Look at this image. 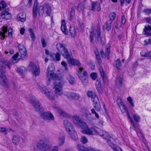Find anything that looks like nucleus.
I'll return each mask as SVG.
<instances>
[{
  "instance_id": "f257e3e1",
  "label": "nucleus",
  "mask_w": 151,
  "mask_h": 151,
  "mask_svg": "<svg viewBox=\"0 0 151 151\" xmlns=\"http://www.w3.org/2000/svg\"><path fill=\"white\" fill-rule=\"evenodd\" d=\"M47 83V85L51 83V81L53 79L55 81L53 84V88L55 90V93L56 96L61 95L63 93L62 86L61 83L57 79V75L54 73V66H50L48 67L46 72Z\"/></svg>"
},
{
  "instance_id": "f03ea898",
  "label": "nucleus",
  "mask_w": 151,
  "mask_h": 151,
  "mask_svg": "<svg viewBox=\"0 0 151 151\" xmlns=\"http://www.w3.org/2000/svg\"><path fill=\"white\" fill-rule=\"evenodd\" d=\"M5 69L4 62L2 61H0V83L4 86L9 88L10 86L5 75V71L4 69Z\"/></svg>"
},
{
  "instance_id": "7ed1b4c3",
  "label": "nucleus",
  "mask_w": 151,
  "mask_h": 151,
  "mask_svg": "<svg viewBox=\"0 0 151 151\" xmlns=\"http://www.w3.org/2000/svg\"><path fill=\"white\" fill-rule=\"evenodd\" d=\"M56 47L58 51L65 58L67 59L71 56L70 52L68 51L63 44L58 43L56 45Z\"/></svg>"
},
{
  "instance_id": "20e7f679",
  "label": "nucleus",
  "mask_w": 151,
  "mask_h": 151,
  "mask_svg": "<svg viewBox=\"0 0 151 151\" xmlns=\"http://www.w3.org/2000/svg\"><path fill=\"white\" fill-rule=\"evenodd\" d=\"M81 127L82 129V132L84 134L88 135L95 134L98 132V130H99V128L96 127L91 129L88 128L87 125L85 123H83Z\"/></svg>"
},
{
  "instance_id": "39448f33",
  "label": "nucleus",
  "mask_w": 151,
  "mask_h": 151,
  "mask_svg": "<svg viewBox=\"0 0 151 151\" xmlns=\"http://www.w3.org/2000/svg\"><path fill=\"white\" fill-rule=\"evenodd\" d=\"M78 75L79 78L84 85H86L88 82V76L87 72L83 70V68L80 67L79 69Z\"/></svg>"
},
{
  "instance_id": "423d86ee",
  "label": "nucleus",
  "mask_w": 151,
  "mask_h": 151,
  "mask_svg": "<svg viewBox=\"0 0 151 151\" xmlns=\"http://www.w3.org/2000/svg\"><path fill=\"white\" fill-rule=\"evenodd\" d=\"M52 146L45 143H39L37 145V148L41 151H58L57 147L55 146L51 150Z\"/></svg>"
},
{
  "instance_id": "0eeeda50",
  "label": "nucleus",
  "mask_w": 151,
  "mask_h": 151,
  "mask_svg": "<svg viewBox=\"0 0 151 151\" xmlns=\"http://www.w3.org/2000/svg\"><path fill=\"white\" fill-rule=\"evenodd\" d=\"M30 102L37 111L40 112L42 111V108L41 105L39 103L38 101L36 99L34 96H30Z\"/></svg>"
},
{
  "instance_id": "6e6552de",
  "label": "nucleus",
  "mask_w": 151,
  "mask_h": 151,
  "mask_svg": "<svg viewBox=\"0 0 151 151\" xmlns=\"http://www.w3.org/2000/svg\"><path fill=\"white\" fill-rule=\"evenodd\" d=\"M18 47L19 52L21 54L20 58H24L27 56V51L25 46L19 44Z\"/></svg>"
},
{
  "instance_id": "1a4fd4ad",
  "label": "nucleus",
  "mask_w": 151,
  "mask_h": 151,
  "mask_svg": "<svg viewBox=\"0 0 151 151\" xmlns=\"http://www.w3.org/2000/svg\"><path fill=\"white\" fill-rule=\"evenodd\" d=\"M29 68H31L33 70V74L35 76H38L40 73V68L33 62H30L29 65Z\"/></svg>"
},
{
  "instance_id": "9d476101",
  "label": "nucleus",
  "mask_w": 151,
  "mask_h": 151,
  "mask_svg": "<svg viewBox=\"0 0 151 151\" xmlns=\"http://www.w3.org/2000/svg\"><path fill=\"white\" fill-rule=\"evenodd\" d=\"M65 95L68 98L74 100H78L80 98L79 94L74 93L66 92L65 93Z\"/></svg>"
},
{
  "instance_id": "9b49d317",
  "label": "nucleus",
  "mask_w": 151,
  "mask_h": 151,
  "mask_svg": "<svg viewBox=\"0 0 151 151\" xmlns=\"http://www.w3.org/2000/svg\"><path fill=\"white\" fill-rule=\"evenodd\" d=\"M41 116L45 120H53L54 118L52 114L49 111L43 112L41 114Z\"/></svg>"
},
{
  "instance_id": "f8f14e48",
  "label": "nucleus",
  "mask_w": 151,
  "mask_h": 151,
  "mask_svg": "<svg viewBox=\"0 0 151 151\" xmlns=\"http://www.w3.org/2000/svg\"><path fill=\"white\" fill-rule=\"evenodd\" d=\"M96 133L99 134L103 138L107 140H109L110 139V136L108 133L102 130L99 129V130H98V132Z\"/></svg>"
},
{
  "instance_id": "ddd939ff",
  "label": "nucleus",
  "mask_w": 151,
  "mask_h": 151,
  "mask_svg": "<svg viewBox=\"0 0 151 151\" xmlns=\"http://www.w3.org/2000/svg\"><path fill=\"white\" fill-rule=\"evenodd\" d=\"M101 31L100 26L98 25L97 27V29L96 30V34H95V37L96 40V42H100L101 41V39L100 37Z\"/></svg>"
},
{
  "instance_id": "4468645a",
  "label": "nucleus",
  "mask_w": 151,
  "mask_h": 151,
  "mask_svg": "<svg viewBox=\"0 0 151 151\" xmlns=\"http://www.w3.org/2000/svg\"><path fill=\"white\" fill-rule=\"evenodd\" d=\"M94 107L97 111H99L101 109V106L98 97H96L95 99L92 100Z\"/></svg>"
},
{
  "instance_id": "2eb2a0df",
  "label": "nucleus",
  "mask_w": 151,
  "mask_h": 151,
  "mask_svg": "<svg viewBox=\"0 0 151 151\" xmlns=\"http://www.w3.org/2000/svg\"><path fill=\"white\" fill-rule=\"evenodd\" d=\"M1 29V30L0 31V36H2L1 39H3L6 36V34L7 32V26L6 25L2 27Z\"/></svg>"
},
{
  "instance_id": "dca6fc26",
  "label": "nucleus",
  "mask_w": 151,
  "mask_h": 151,
  "mask_svg": "<svg viewBox=\"0 0 151 151\" xmlns=\"http://www.w3.org/2000/svg\"><path fill=\"white\" fill-rule=\"evenodd\" d=\"M64 124L67 131L68 132L74 129L71 124L67 120L64 121Z\"/></svg>"
},
{
  "instance_id": "f3484780",
  "label": "nucleus",
  "mask_w": 151,
  "mask_h": 151,
  "mask_svg": "<svg viewBox=\"0 0 151 151\" xmlns=\"http://www.w3.org/2000/svg\"><path fill=\"white\" fill-rule=\"evenodd\" d=\"M64 124L67 131L68 132L74 129L71 124L67 120L64 121Z\"/></svg>"
},
{
  "instance_id": "a211bd4d",
  "label": "nucleus",
  "mask_w": 151,
  "mask_h": 151,
  "mask_svg": "<svg viewBox=\"0 0 151 151\" xmlns=\"http://www.w3.org/2000/svg\"><path fill=\"white\" fill-rule=\"evenodd\" d=\"M72 119L75 123L76 124L80 125L81 127L83 123L84 122H83L82 120L80 119L79 116H74L72 117Z\"/></svg>"
},
{
  "instance_id": "6ab92c4d",
  "label": "nucleus",
  "mask_w": 151,
  "mask_h": 151,
  "mask_svg": "<svg viewBox=\"0 0 151 151\" xmlns=\"http://www.w3.org/2000/svg\"><path fill=\"white\" fill-rule=\"evenodd\" d=\"M17 19L18 21L24 22L26 20V15L24 12L20 13L17 16Z\"/></svg>"
},
{
  "instance_id": "aec40b11",
  "label": "nucleus",
  "mask_w": 151,
  "mask_h": 151,
  "mask_svg": "<svg viewBox=\"0 0 151 151\" xmlns=\"http://www.w3.org/2000/svg\"><path fill=\"white\" fill-rule=\"evenodd\" d=\"M67 59L68 63L73 65H78L79 63L78 61L73 58L72 55Z\"/></svg>"
},
{
  "instance_id": "412c9836",
  "label": "nucleus",
  "mask_w": 151,
  "mask_h": 151,
  "mask_svg": "<svg viewBox=\"0 0 151 151\" xmlns=\"http://www.w3.org/2000/svg\"><path fill=\"white\" fill-rule=\"evenodd\" d=\"M37 85L40 90L45 95L47 92H49V90L50 89L49 88H46L45 86L39 83H38Z\"/></svg>"
},
{
  "instance_id": "4be33fe9",
  "label": "nucleus",
  "mask_w": 151,
  "mask_h": 151,
  "mask_svg": "<svg viewBox=\"0 0 151 151\" xmlns=\"http://www.w3.org/2000/svg\"><path fill=\"white\" fill-rule=\"evenodd\" d=\"M1 15L3 18L9 19L11 18V14L8 11L4 10L1 14Z\"/></svg>"
},
{
  "instance_id": "5701e85b",
  "label": "nucleus",
  "mask_w": 151,
  "mask_h": 151,
  "mask_svg": "<svg viewBox=\"0 0 151 151\" xmlns=\"http://www.w3.org/2000/svg\"><path fill=\"white\" fill-rule=\"evenodd\" d=\"M61 30L63 32L65 35L68 34V31L66 28L65 22L64 20H62L61 22Z\"/></svg>"
},
{
  "instance_id": "b1692460",
  "label": "nucleus",
  "mask_w": 151,
  "mask_h": 151,
  "mask_svg": "<svg viewBox=\"0 0 151 151\" xmlns=\"http://www.w3.org/2000/svg\"><path fill=\"white\" fill-rule=\"evenodd\" d=\"M65 138V134L64 132L60 133L58 140V142L60 145H62L64 142Z\"/></svg>"
},
{
  "instance_id": "393cba45",
  "label": "nucleus",
  "mask_w": 151,
  "mask_h": 151,
  "mask_svg": "<svg viewBox=\"0 0 151 151\" xmlns=\"http://www.w3.org/2000/svg\"><path fill=\"white\" fill-rule=\"evenodd\" d=\"M66 78L69 83L71 85L74 84L75 83V80L74 78L68 73L66 75Z\"/></svg>"
},
{
  "instance_id": "a878e982",
  "label": "nucleus",
  "mask_w": 151,
  "mask_h": 151,
  "mask_svg": "<svg viewBox=\"0 0 151 151\" xmlns=\"http://www.w3.org/2000/svg\"><path fill=\"white\" fill-rule=\"evenodd\" d=\"M70 137L75 140H76L78 139V136L74 129L70 130L68 132Z\"/></svg>"
},
{
  "instance_id": "bb28decb",
  "label": "nucleus",
  "mask_w": 151,
  "mask_h": 151,
  "mask_svg": "<svg viewBox=\"0 0 151 151\" xmlns=\"http://www.w3.org/2000/svg\"><path fill=\"white\" fill-rule=\"evenodd\" d=\"M110 48L108 47L107 48L105 52V53L103 50L100 51V53L102 57H107L108 58V56L110 54Z\"/></svg>"
},
{
  "instance_id": "cd10ccee",
  "label": "nucleus",
  "mask_w": 151,
  "mask_h": 151,
  "mask_svg": "<svg viewBox=\"0 0 151 151\" xmlns=\"http://www.w3.org/2000/svg\"><path fill=\"white\" fill-rule=\"evenodd\" d=\"M109 145L115 151H122V149L118 146H116L115 145L109 140L107 141Z\"/></svg>"
},
{
  "instance_id": "c85d7f7f",
  "label": "nucleus",
  "mask_w": 151,
  "mask_h": 151,
  "mask_svg": "<svg viewBox=\"0 0 151 151\" xmlns=\"http://www.w3.org/2000/svg\"><path fill=\"white\" fill-rule=\"evenodd\" d=\"M143 32L144 34L151 36V27L149 25L145 27Z\"/></svg>"
},
{
  "instance_id": "c756f323",
  "label": "nucleus",
  "mask_w": 151,
  "mask_h": 151,
  "mask_svg": "<svg viewBox=\"0 0 151 151\" xmlns=\"http://www.w3.org/2000/svg\"><path fill=\"white\" fill-rule=\"evenodd\" d=\"M99 70L101 74V75L102 77L103 80L104 82H106L107 80V77L105 75V73L104 71V69L102 67H100L99 68Z\"/></svg>"
},
{
  "instance_id": "7c9ffc66",
  "label": "nucleus",
  "mask_w": 151,
  "mask_h": 151,
  "mask_svg": "<svg viewBox=\"0 0 151 151\" xmlns=\"http://www.w3.org/2000/svg\"><path fill=\"white\" fill-rule=\"evenodd\" d=\"M20 140L19 137L16 135L14 136L12 138V142L15 145L18 144L19 143Z\"/></svg>"
},
{
  "instance_id": "2f4dec72",
  "label": "nucleus",
  "mask_w": 151,
  "mask_h": 151,
  "mask_svg": "<svg viewBox=\"0 0 151 151\" xmlns=\"http://www.w3.org/2000/svg\"><path fill=\"white\" fill-rule=\"evenodd\" d=\"M87 95L88 97L91 98L93 100L95 99L96 97H97L95 93L94 92L91 91H88L87 93Z\"/></svg>"
},
{
  "instance_id": "473e14b6",
  "label": "nucleus",
  "mask_w": 151,
  "mask_h": 151,
  "mask_svg": "<svg viewBox=\"0 0 151 151\" xmlns=\"http://www.w3.org/2000/svg\"><path fill=\"white\" fill-rule=\"evenodd\" d=\"M49 92H47L45 94L46 96L50 99L53 100L55 99V96L54 94L51 92V90H49Z\"/></svg>"
},
{
  "instance_id": "72a5a7b5",
  "label": "nucleus",
  "mask_w": 151,
  "mask_h": 151,
  "mask_svg": "<svg viewBox=\"0 0 151 151\" xmlns=\"http://www.w3.org/2000/svg\"><path fill=\"white\" fill-rule=\"evenodd\" d=\"M94 52L96 55V58L99 63H101V58L98 50L97 48H96L94 51Z\"/></svg>"
},
{
  "instance_id": "f704fd0d",
  "label": "nucleus",
  "mask_w": 151,
  "mask_h": 151,
  "mask_svg": "<svg viewBox=\"0 0 151 151\" xmlns=\"http://www.w3.org/2000/svg\"><path fill=\"white\" fill-rule=\"evenodd\" d=\"M92 9H100V4L97 2H93L92 3Z\"/></svg>"
},
{
  "instance_id": "c9c22d12",
  "label": "nucleus",
  "mask_w": 151,
  "mask_h": 151,
  "mask_svg": "<svg viewBox=\"0 0 151 151\" xmlns=\"http://www.w3.org/2000/svg\"><path fill=\"white\" fill-rule=\"evenodd\" d=\"M70 32L71 36L73 37H75L76 35V29L73 27H71L70 29Z\"/></svg>"
},
{
  "instance_id": "e433bc0d",
  "label": "nucleus",
  "mask_w": 151,
  "mask_h": 151,
  "mask_svg": "<svg viewBox=\"0 0 151 151\" xmlns=\"http://www.w3.org/2000/svg\"><path fill=\"white\" fill-rule=\"evenodd\" d=\"M122 79L120 77H118L116 81V84L118 87H120L122 84Z\"/></svg>"
},
{
  "instance_id": "4c0bfd02",
  "label": "nucleus",
  "mask_w": 151,
  "mask_h": 151,
  "mask_svg": "<svg viewBox=\"0 0 151 151\" xmlns=\"http://www.w3.org/2000/svg\"><path fill=\"white\" fill-rule=\"evenodd\" d=\"M29 31L30 33L31 38H32L33 41H34L36 37L33 29L31 28H29Z\"/></svg>"
},
{
  "instance_id": "58836bf2",
  "label": "nucleus",
  "mask_w": 151,
  "mask_h": 151,
  "mask_svg": "<svg viewBox=\"0 0 151 151\" xmlns=\"http://www.w3.org/2000/svg\"><path fill=\"white\" fill-rule=\"evenodd\" d=\"M112 22L111 21H108L106 23V27L105 28L107 31H109L111 29V23Z\"/></svg>"
},
{
  "instance_id": "ea45409f",
  "label": "nucleus",
  "mask_w": 151,
  "mask_h": 151,
  "mask_svg": "<svg viewBox=\"0 0 151 151\" xmlns=\"http://www.w3.org/2000/svg\"><path fill=\"white\" fill-rule=\"evenodd\" d=\"M116 16V14L114 12H111L109 15L110 19L109 21H112L115 19Z\"/></svg>"
},
{
  "instance_id": "a19ab883",
  "label": "nucleus",
  "mask_w": 151,
  "mask_h": 151,
  "mask_svg": "<svg viewBox=\"0 0 151 151\" xmlns=\"http://www.w3.org/2000/svg\"><path fill=\"white\" fill-rule=\"evenodd\" d=\"M3 62H4V65L5 66H5H7L9 69L11 68V67L12 65L9 61L5 60Z\"/></svg>"
},
{
  "instance_id": "79ce46f5",
  "label": "nucleus",
  "mask_w": 151,
  "mask_h": 151,
  "mask_svg": "<svg viewBox=\"0 0 151 151\" xmlns=\"http://www.w3.org/2000/svg\"><path fill=\"white\" fill-rule=\"evenodd\" d=\"M6 6V4L4 1H2L0 2V9H4Z\"/></svg>"
},
{
  "instance_id": "37998d69",
  "label": "nucleus",
  "mask_w": 151,
  "mask_h": 151,
  "mask_svg": "<svg viewBox=\"0 0 151 151\" xmlns=\"http://www.w3.org/2000/svg\"><path fill=\"white\" fill-rule=\"evenodd\" d=\"M127 111V115L128 116V118H129V121H130V123H131L132 126L134 127L135 128H136L135 127V126L134 125V124L133 122V121L132 120V119L131 117H130L128 112Z\"/></svg>"
},
{
  "instance_id": "c03bdc74",
  "label": "nucleus",
  "mask_w": 151,
  "mask_h": 151,
  "mask_svg": "<svg viewBox=\"0 0 151 151\" xmlns=\"http://www.w3.org/2000/svg\"><path fill=\"white\" fill-rule=\"evenodd\" d=\"M133 118L136 122H139V121L140 117L137 114H133Z\"/></svg>"
},
{
  "instance_id": "a18cd8bd",
  "label": "nucleus",
  "mask_w": 151,
  "mask_h": 151,
  "mask_svg": "<svg viewBox=\"0 0 151 151\" xmlns=\"http://www.w3.org/2000/svg\"><path fill=\"white\" fill-rule=\"evenodd\" d=\"M60 55L58 52H57L55 55V58H54V60L55 61H58L60 60Z\"/></svg>"
},
{
  "instance_id": "49530a36",
  "label": "nucleus",
  "mask_w": 151,
  "mask_h": 151,
  "mask_svg": "<svg viewBox=\"0 0 151 151\" xmlns=\"http://www.w3.org/2000/svg\"><path fill=\"white\" fill-rule=\"evenodd\" d=\"M127 100L130 104V106L131 107H133L134 106V104L133 102V100L132 98L129 97L127 98Z\"/></svg>"
},
{
  "instance_id": "de8ad7c7",
  "label": "nucleus",
  "mask_w": 151,
  "mask_h": 151,
  "mask_svg": "<svg viewBox=\"0 0 151 151\" xmlns=\"http://www.w3.org/2000/svg\"><path fill=\"white\" fill-rule=\"evenodd\" d=\"M41 43L42 44V47H45L47 46V43L46 42L44 39V38H43V37H42L41 38Z\"/></svg>"
},
{
  "instance_id": "09e8293b",
  "label": "nucleus",
  "mask_w": 151,
  "mask_h": 151,
  "mask_svg": "<svg viewBox=\"0 0 151 151\" xmlns=\"http://www.w3.org/2000/svg\"><path fill=\"white\" fill-rule=\"evenodd\" d=\"M121 65L122 64L120 60L118 59L116 61V66L117 68L118 69H119L121 66Z\"/></svg>"
},
{
  "instance_id": "8fccbe9b",
  "label": "nucleus",
  "mask_w": 151,
  "mask_h": 151,
  "mask_svg": "<svg viewBox=\"0 0 151 151\" xmlns=\"http://www.w3.org/2000/svg\"><path fill=\"white\" fill-rule=\"evenodd\" d=\"M19 55V53L18 52H17L16 54H14L13 56V60L17 61V60H19V59L20 58H18V56Z\"/></svg>"
},
{
  "instance_id": "3c124183",
  "label": "nucleus",
  "mask_w": 151,
  "mask_h": 151,
  "mask_svg": "<svg viewBox=\"0 0 151 151\" xmlns=\"http://www.w3.org/2000/svg\"><path fill=\"white\" fill-rule=\"evenodd\" d=\"M119 106L123 112L126 111H127L126 107L123 104L120 105Z\"/></svg>"
},
{
  "instance_id": "603ef678",
  "label": "nucleus",
  "mask_w": 151,
  "mask_h": 151,
  "mask_svg": "<svg viewBox=\"0 0 151 151\" xmlns=\"http://www.w3.org/2000/svg\"><path fill=\"white\" fill-rule=\"evenodd\" d=\"M141 55L143 57H151V51L147 52L144 55L142 54V52H141Z\"/></svg>"
},
{
  "instance_id": "864d4df0",
  "label": "nucleus",
  "mask_w": 151,
  "mask_h": 151,
  "mask_svg": "<svg viewBox=\"0 0 151 151\" xmlns=\"http://www.w3.org/2000/svg\"><path fill=\"white\" fill-rule=\"evenodd\" d=\"M55 109L58 112V113L60 115H63L64 114V112L58 107H55Z\"/></svg>"
},
{
  "instance_id": "5fc2aeb1",
  "label": "nucleus",
  "mask_w": 151,
  "mask_h": 151,
  "mask_svg": "<svg viewBox=\"0 0 151 151\" xmlns=\"http://www.w3.org/2000/svg\"><path fill=\"white\" fill-rule=\"evenodd\" d=\"M88 141L87 138L85 136L82 137L81 139V142L83 144H85Z\"/></svg>"
},
{
  "instance_id": "6e6d98bb",
  "label": "nucleus",
  "mask_w": 151,
  "mask_h": 151,
  "mask_svg": "<svg viewBox=\"0 0 151 151\" xmlns=\"http://www.w3.org/2000/svg\"><path fill=\"white\" fill-rule=\"evenodd\" d=\"M90 76L92 79L93 80H95L97 78V75L96 73H91Z\"/></svg>"
},
{
  "instance_id": "4d7b16f0",
  "label": "nucleus",
  "mask_w": 151,
  "mask_h": 151,
  "mask_svg": "<svg viewBox=\"0 0 151 151\" xmlns=\"http://www.w3.org/2000/svg\"><path fill=\"white\" fill-rule=\"evenodd\" d=\"M38 6V0H35L33 9H37Z\"/></svg>"
},
{
  "instance_id": "13d9d810",
  "label": "nucleus",
  "mask_w": 151,
  "mask_h": 151,
  "mask_svg": "<svg viewBox=\"0 0 151 151\" xmlns=\"http://www.w3.org/2000/svg\"><path fill=\"white\" fill-rule=\"evenodd\" d=\"M8 31V35L9 37H12V29L11 27L9 28L8 30H7V31Z\"/></svg>"
},
{
  "instance_id": "bf43d9fd",
  "label": "nucleus",
  "mask_w": 151,
  "mask_h": 151,
  "mask_svg": "<svg viewBox=\"0 0 151 151\" xmlns=\"http://www.w3.org/2000/svg\"><path fill=\"white\" fill-rule=\"evenodd\" d=\"M75 14L74 10H71L70 12V19H73Z\"/></svg>"
},
{
  "instance_id": "052dcab7",
  "label": "nucleus",
  "mask_w": 151,
  "mask_h": 151,
  "mask_svg": "<svg viewBox=\"0 0 151 151\" xmlns=\"http://www.w3.org/2000/svg\"><path fill=\"white\" fill-rule=\"evenodd\" d=\"M61 64L62 65L65 67V70H68V68L67 67V64L66 63L65 61H63L61 63Z\"/></svg>"
},
{
  "instance_id": "680f3d73",
  "label": "nucleus",
  "mask_w": 151,
  "mask_h": 151,
  "mask_svg": "<svg viewBox=\"0 0 151 151\" xmlns=\"http://www.w3.org/2000/svg\"><path fill=\"white\" fill-rule=\"evenodd\" d=\"M44 8L47 9H51V6L49 4H45L44 5Z\"/></svg>"
},
{
  "instance_id": "e2e57ef3",
  "label": "nucleus",
  "mask_w": 151,
  "mask_h": 151,
  "mask_svg": "<svg viewBox=\"0 0 151 151\" xmlns=\"http://www.w3.org/2000/svg\"><path fill=\"white\" fill-rule=\"evenodd\" d=\"M89 65L91 69L94 70V69L95 65L91 61H90Z\"/></svg>"
},
{
  "instance_id": "0e129e2a",
  "label": "nucleus",
  "mask_w": 151,
  "mask_h": 151,
  "mask_svg": "<svg viewBox=\"0 0 151 151\" xmlns=\"http://www.w3.org/2000/svg\"><path fill=\"white\" fill-rule=\"evenodd\" d=\"M91 111L92 113L93 114H95V115L96 116L97 118H99V116L98 115V114L96 113V112L95 109H92L91 110Z\"/></svg>"
},
{
  "instance_id": "69168bd1",
  "label": "nucleus",
  "mask_w": 151,
  "mask_h": 151,
  "mask_svg": "<svg viewBox=\"0 0 151 151\" xmlns=\"http://www.w3.org/2000/svg\"><path fill=\"white\" fill-rule=\"evenodd\" d=\"M37 10H33V17L34 18H36L37 16V13L38 12Z\"/></svg>"
},
{
  "instance_id": "338daca9",
  "label": "nucleus",
  "mask_w": 151,
  "mask_h": 151,
  "mask_svg": "<svg viewBox=\"0 0 151 151\" xmlns=\"http://www.w3.org/2000/svg\"><path fill=\"white\" fill-rule=\"evenodd\" d=\"M96 88H98L99 87H102L101 83L99 81H97L96 82Z\"/></svg>"
},
{
  "instance_id": "774afa93",
  "label": "nucleus",
  "mask_w": 151,
  "mask_h": 151,
  "mask_svg": "<svg viewBox=\"0 0 151 151\" xmlns=\"http://www.w3.org/2000/svg\"><path fill=\"white\" fill-rule=\"evenodd\" d=\"M117 102L119 106H120L121 104H123L122 100L121 99H118L117 101Z\"/></svg>"
}]
</instances>
